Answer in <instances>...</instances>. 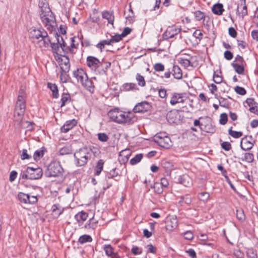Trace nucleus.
I'll return each mask as SVG.
<instances>
[{
  "label": "nucleus",
  "mask_w": 258,
  "mask_h": 258,
  "mask_svg": "<svg viewBox=\"0 0 258 258\" xmlns=\"http://www.w3.org/2000/svg\"><path fill=\"white\" fill-rule=\"evenodd\" d=\"M87 65L92 70H96L98 68L100 64H101L100 60L96 57L88 56L86 59Z\"/></svg>",
  "instance_id": "obj_16"
},
{
  "label": "nucleus",
  "mask_w": 258,
  "mask_h": 258,
  "mask_svg": "<svg viewBox=\"0 0 258 258\" xmlns=\"http://www.w3.org/2000/svg\"><path fill=\"white\" fill-rule=\"evenodd\" d=\"M131 154V150L128 149L123 150L120 152L118 160L120 164H125L128 161Z\"/></svg>",
  "instance_id": "obj_17"
},
{
  "label": "nucleus",
  "mask_w": 258,
  "mask_h": 258,
  "mask_svg": "<svg viewBox=\"0 0 258 258\" xmlns=\"http://www.w3.org/2000/svg\"><path fill=\"white\" fill-rule=\"evenodd\" d=\"M154 141L161 147L169 149L172 146L170 138L167 136H162V134H157L154 137Z\"/></svg>",
  "instance_id": "obj_6"
},
{
  "label": "nucleus",
  "mask_w": 258,
  "mask_h": 258,
  "mask_svg": "<svg viewBox=\"0 0 258 258\" xmlns=\"http://www.w3.org/2000/svg\"><path fill=\"white\" fill-rule=\"evenodd\" d=\"M61 56L64 57L66 59V61L63 62V64L65 66V68L61 67V70L64 73H68L70 70V59L68 55L66 54H60Z\"/></svg>",
  "instance_id": "obj_35"
},
{
  "label": "nucleus",
  "mask_w": 258,
  "mask_h": 258,
  "mask_svg": "<svg viewBox=\"0 0 258 258\" xmlns=\"http://www.w3.org/2000/svg\"><path fill=\"white\" fill-rule=\"evenodd\" d=\"M177 182L186 187L190 186L192 184L191 179L187 174H183L179 176L178 178Z\"/></svg>",
  "instance_id": "obj_19"
},
{
  "label": "nucleus",
  "mask_w": 258,
  "mask_h": 258,
  "mask_svg": "<svg viewBox=\"0 0 258 258\" xmlns=\"http://www.w3.org/2000/svg\"><path fill=\"white\" fill-rule=\"evenodd\" d=\"M31 36L33 38H36V39H39L42 38L43 35H47V32L42 28L39 29H34L30 32Z\"/></svg>",
  "instance_id": "obj_20"
},
{
  "label": "nucleus",
  "mask_w": 258,
  "mask_h": 258,
  "mask_svg": "<svg viewBox=\"0 0 258 258\" xmlns=\"http://www.w3.org/2000/svg\"><path fill=\"white\" fill-rule=\"evenodd\" d=\"M199 119L204 120L202 124L201 131L212 134L216 132V126L210 117H200Z\"/></svg>",
  "instance_id": "obj_5"
},
{
  "label": "nucleus",
  "mask_w": 258,
  "mask_h": 258,
  "mask_svg": "<svg viewBox=\"0 0 258 258\" xmlns=\"http://www.w3.org/2000/svg\"><path fill=\"white\" fill-rule=\"evenodd\" d=\"M136 80L138 82V85L142 87L146 85V82L144 78L140 74L138 73L136 76Z\"/></svg>",
  "instance_id": "obj_47"
},
{
  "label": "nucleus",
  "mask_w": 258,
  "mask_h": 258,
  "mask_svg": "<svg viewBox=\"0 0 258 258\" xmlns=\"http://www.w3.org/2000/svg\"><path fill=\"white\" fill-rule=\"evenodd\" d=\"M224 56L226 59L230 60L233 58V54L230 51L226 50L224 53Z\"/></svg>",
  "instance_id": "obj_62"
},
{
  "label": "nucleus",
  "mask_w": 258,
  "mask_h": 258,
  "mask_svg": "<svg viewBox=\"0 0 258 258\" xmlns=\"http://www.w3.org/2000/svg\"><path fill=\"white\" fill-rule=\"evenodd\" d=\"M224 11L223 4L221 3H217L214 4L212 8V13L216 15L221 16Z\"/></svg>",
  "instance_id": "obj_22"
},
{
  "label": "nucleus",
  "mask_w": 258,
  "mask_h": 258,
  "mask_svg": "<svg viewBox=\"0 0 258 258\" xmlns=\"http://www.w3.org/2000/svg\"><path fill=\"white\" fill-rule=\"evenodd\" d=\"M98 138L101 142H106L108 140V136L105 133H99Z\"/></svg>",
  "instance_id": "obj_61"
},
{
  "label": "nucleus",
  "mask_w": 258,
  "mask_h": 258,
  "mask_svg": "<svg viewBox=\"0 0 258 258\" xmlns=\"http://www.w3.org/2000/svg\"><path fill=\"white\" fill-rule=\"evenodd\" d=\"M174 116V113H173L172 111H170L167 113L166 118L170 123H177V122H174L176 119V117Z\"/></svg>",
  "instance_id": "obj_49"
},
{
  "label": "nucleus",
  "mask_w": 258,
  "mask_h": 258,
  "mask_svg": "<svg viewBox=\"0 0 258 258\" xmlns=\"http://www.w3.org/2000/svg\"><path fill=\"white\" fill-rule=\"evenodd\" d=\"M121 176L120 173H119L117 171H116V168H114L111 169L109 172H107L105 175V179L107 184V188H109L112 184L111 183H109L108 179H113L115 177H118L119 178L115 179V180L118 181L120 179V177Z\"/></svg>",
  "instance_id": "obj_14"
},
{
  "label": "nucleus",
  "mask_w": 258,
  "mask_h": 258,
  "mask_svg": "<svg viewBox=\"0 0 258 258\" xmlns=\"http://www.w3.org/2000/svg\"><path fill=\"white\" fill-rule=\"evenodd\" d=\"M237 13L238 15H240L242 18H243L244 16L247 15V6L242 7V10L240 12H239V7L238 6L237 8Z\"/></svg>",
  "instance_id": "obj_55"
},
{
  "label": "nucleus",
  "mask_w": 258,
  "mask_h": 258,
  "mask_svg": "<svg viewBox=\"0 0 258 258\" xmlns=\"http://www.w3.org/2000/svg\"><path fill=\"white\" fill-rule=\"evenodd\" d=\"M131 251L134 254L137 255L141 254L142 252V248L138 246H134L131 249Z\"/></svg>",
  "instance_id": "obj_63"
},
{
  "label": "nucleus",
  "mask_w": 258,
  "mask_h": 258,
  "mask_svg": "<svg viewBox=\"0 0 258 258\" xmlns=\"http://www.w3.org/2000/svg\"><path fill=\"white\" fill-rule=\"evenodd\" d=\"M223 78L222 76L216 74V72H214L213 81L216 84H220L222 82Z\"/></svg>",
  "instance_id": "obj_53"
},
{
  "label": "nucleus",
  "mask_w": 258,
  "mask_h": 258,
  "mask_svg": "<svg viewBox=\"0 0 258 258\" xmlns=\"http://www.w3.org/2000/svg\"><path fill=\"white\" fill-rule=\"evenodd\" d=\"M102 17L103 19H106L108 23L113 24L114 16L113 12H110L108 11H103L102 12Z\"/></svg>",
  "instance_id": "obj_24"
},
{
  "label": "nucleus",
  "mask_w": 258,
  "mask_h": 258,
  "mask_svg": "<svg viewBox=\"0 0 258 258\" xmlns=\"http://www.w3.org/2000/svg\"><path fill=\"white\" fill-rule=\"evenodd\" d=\"M234 90L237 94L240 95H244L246 94V90L242 87L237 86L234 88Z\"/></svg>",
  "instance_id": "obj_51"
},
{
  "label": "nucleus",
  "mask_w": 258,
  "mask_h": 258,
  "mask_svg": "<svg viewBox=\"0 0 258 258\" xmlns=\"http://www.w3.org/2000/svg\"><path fill=\"white\" fill-rule=\"evenodd\" d=\"M69 78L70 77L69 75L67 74V73H64L62 71L60 76V80L63 83H67L69 81Z\"/></svg>",
  "instance_id": "obj_59"
},
{
  "label": "nucleus",
  "mask_w": 258,
  "mask_h": 258,
  "mask_svg": "<svg viewBox=\"0 0 258 258\" xmlns=\"http://www.w3.org/2000/svg\"><path fill=\"white\" fill-rule=\"evenodd\" d=\"M143 157V154H139L136 155L134 158L130 160V163L132 165H134L139 163Z\"/></svg>",
  "instance_id": "obj_42"
},
{
  "label": "nucleus",
  "mask_w": 258,
  "mask_h": 258,
  "mask_svg": "<svg viewBox=\"0 0 258 258\" xmlns=\"http://www.w3.org/2000/svg\"><path fill=\"white\" fill-rule=\"evenodd\" d=\"M122 89L124 91H138L139 88L134 83H126L123 84Z\"/></svg>",
  "instance_id": "obj_28"
},
{
  "label": "nucleus",
  "mask_w": 258,
  "mask_h": 258,
  "mask_svg": "<svg viewBox=\"0 0 258 258\" xmlns=\"http://www.w3.org/2000/svg\"><path fill=\"white\" fill-rule=\"evenodd\" d=\"M51 210L57 217L59 216L64 211V208H62L59 204H54L52 206Z\"/></svg>",
  "instance_id": "obj_25"
},
{
  "label": "nucleus",
  "mask_w": 258,
  "mask_h": 258,
  "mask_svg": "<svg viewBox=\"0 0 258 258\" xmlns=\"http://www.w3.org/2000/svg\"><path fill=\"white\" fill-rule=\"evenodd\" d=\"M194 58V56H191L190 58H181L180 60V63L185 68L188 67H192V63L191 60Z\"/></svg>",
  "instance_id": "obj_38"
},
{
  "label": "nucleus",
  "mask_w": 258,
  "mask_h": 258,
  "mask_svg": "<svg viewBox=\"0 0 258 258\" xmlns=\"http://www.w3.org/2000/svg\"><path fill=\"white\" fill-rule=\"evenodd\" d=\"M61 40L62 41V43L60 44V47L61 48L62 51L64 53V54L68 53L69 51H70V46H69L67 45L62 37H61Z\"/></svg>",
  "instance_id": "obj_45"
},
{
  "label": "nucleus",
  "mask_w": 258,
  "mask_h": 258,
  "mask_svg": "<svg viewBox=\"0 0 258 258\" xmlns=\"http://www.w3.org/2000/svg\"><path fill=\"white\" fill-rule=\"evenodd\" d=\"M73 75L78 81H80L82 86L87 90L90 92L94 91L93 83L91 80L89 79L87 74L83 69H78L76 71H74Z\"/></svg>",
  "instance_id": "obj_4"
},
{
  "label": "nucleus",
  "mask_w": 258,
  "mask_h": 258,
  "mask_svg": "<svg viewBox=\"0 0 258 258\" xmlns=\"http://www.w3.org/2000/svg\"><path fill=\"white\" fill-rule=\"evenodd\" d=\"M92 238L90 235L84 234L80 236L78 242L81 244H83L87 242H91L92 241Z\"/></svg>",
  "instance_id": "obj_32"
},
{
  "label": "nucleus",
  "mask_w": 258,
  "mask_h": 258,
  "mask_svg": "<svg viewBox=\"0 0 258 258\" xmlns=\"http://www.w3.org/2000/svg\"><path fill=\"white\" fill-rule=\"evenodd\" d=\"M46 35H43L42 38L37 41V43L39 44L40 47H47L51 43V40L47 33Z\"/></svg>",
  "instance_id": "obj_21"
},
{
  "label": "nucleus",
  "mask_w": 258,
  "mask_h": 258,
  "mask_svg": "<svg viewBox=\"0 0 258 258\" xmlns=\"http://www.w3.org/2000/svg\"><path fill=\"white\" fill-rule=\"evenodd\" d=\"M151 188L154 189V192L157 194H161L163 191V187L159 182H155L153 185L151 184Z\"/></svg>",
  "instance_id": "obj_34"
},
{
  "label": "nucleus",
  "mask_w": 258,
  "mask_h": 258,
  "mask_svg": "<svg viewBox=\"0 0 258 258\" xmlns=\"http://www.w3.org/2000/svg\"><path fill=\"white\" fill-rule=\"evenodd\" d=\"M236 215L237 219L240 222H243L245 220V216L244 211L242 208L237 209L236 210Z\"/></svg>",
  "instance_id": "obj_39"
},
{
  "label": "nucleus",
  "mask_w": 258,
  "mask_h": 258,
  "mask_svg": "<svg viewBox=\"0 0 258 258\" xmlns=\"http://www.w3.org/2000/svg\"><path fill=\"white\" fill-rule=\"evenodd\" d=\"M186 93H172L170 103L172 105H175L179 103H184L187 99Z\"/></svg>",
  "instance_id": "obj_10"
},
{
  "label": "nucleus",
  "mask_w": 258,
  "mask_h": 258,
  "mask_svg": "<svg viewBox=\"0 0 258 258\" xmlns=\"http://www.w3.org/2000/svg\"><path fill=\"white\" fill-rule=\"evenodd\" d=\"M64 170L60 162L53 161L48 165L44 172V175L47 177H61L63 176Z\"/></svg>",
  "instance_id": "obj_2"
},
{
  "label": "nucleus",
  "mask_w": 258,
  "mask_h": 258,
  "mask_svg": "<svg viewBox=\"0 0 258 258\" xmlns=\"http://www.w3.org/2000/svg\"><path fill=\"white\" fill-rule=\"evenodd\" d=\"M18 198L21 202L28 204L29 195L20 192L18 194Z\"/></svg>",
  "instance_id": "obj_41"
},
{
  "label": "nucleus",
  "mask_w": 258,
  "mask_h": 258,
  "mask_svg": "<svg viewBox=\"0 0 258 258\" xmlns=\"http://www.w3.org/2000/svg\"><path fill=\"white\" fill-rule=\"evenodd\" d=\"M50 45L52 48V52L53 53L56 54L58 55H60V54L58 53V51L59 50V48L60 47L59 45L56 43H51Z\"/></svg>",
  "instance_id": "obj_54"
},
{
  "label": "nucleus",
  "mask_w": 258,
  "mask_h": 258,
  "mask_svg": "<svg viewBox=\"0 0 258 258\" xmlns=\"http://www.w3.org/2000/svg\"><path fill=\"white\" fill-rule=\"evenodd\" d=\"M122 38H123V37L122 36H121V34H117L113 36H111V41H112V43L118 42H119L120 41H121L122 40Z\"/></svg>",
  "instance_id": "obj_60"
},
{
  "label": "nucleus",
  "mask_w": 258,
  "mask_h": 258,
  "mask_svg": "<svg viewBox=\"0 0 258 258\" xmlns=\"http://www.w3.org/2000/svg\"><path fill=\"white\" fill-rule=\"evenodd\" d=\"M248 258H257V250L253 248H248L246 250Z\"/></svg>",
  "instance_id": "obj_43"
},
{
  "label": "nucleus",
  "mask_w": 258,
  "mask_h": 258,
  "mask_svg": "<svg viewBox=\"0 0 258 258\" xmlns=\"http://www.w3.org/2000/svg\"><path fill=\"white\" fill-rule=\"evenodd\" d=\"M26 172L29 174L30 179L35 180L41 178L43 175V170L40 167L33 168L28 167L26 169Z\"/></svg>",
  "instance_id": "obj_11"
},
{
  "label": "nucleus",
  "mask_w": 258,
  "mask_h": 258,
  "mask_svg": "<svg viewBox=\"0 0 258 258\" xmlns=\"http://www.w3.org/2000/svg\"><path fill=\"white\" fill-rule=\"evenodd\" d=\"M172 75L176 79H180L182 77L181 69L177 65H173L172 68Z\"/></svg>",
  "instance_id": "obj_30"
},
{
  "label": "nucleus",
  "mask_w": 258,
  "mask_h": 258,
  "mask_svg": "<svg viewBox=\"0 0 258 258\" xmlns=\"http://www.w3.org/2000/svg\"><path fill=\"white\" fill-rule=\"evenodd\" d=\"M239 159H241L242 161H246L248 163H252L254 161V155L251 153H245L244 154V158H240Z\"/></svg>",
  "instance_id": "obj_40"
},
{
  "label": "nucleus",
  "mask_w": 258,
  "mask_h": 258,
  "mask_svg": "<svg viewBox=\"0 0 258 258\" xmlns=\"http://www.w3.org/2000/svg\"><path fill=\"white\" fill-rule=\"evenodd\" d=\"M88 217V213L84 211H81L75 216V218L79 223V225H80V223H82L84 221H86Z\"/></svg>",
  "instance_id": "obj_23"
},
{
  "label": "nucleus",
  "mask_w": 258,
  "mask_h": 258,
  "mask_svg": "<svg viewBox=\"0 0 258 258\" xmlns=\"http://www.w3.org/2000/svg\"><path fill=\"white\" fill-rule=\"evenodd\" d=\"M105 254L108 256L111 255L113 253V248L110 244H105L103 246Z\"/></svg>",
  "instance_id": "obj_46"
},
{
  "label": "nucleus",
  "mask_w": 258,
  "mask_h": 258,
  "mask_svg": "<svg viewBox=\"0 0 258 258\" xmlns=\"http://www.w3.org/2000/svg\"><path fill=\"white\" fill-rule=\"evenodd\" d=\"M194 15L197 21H201L205 19V13L201 11H196L194 13Z\"/></svg>",
  "instance_id": "obj_50"
},
{
  "label": "nucleus",
  "mask_w": 258,
  "mask_h": 258,
  "mask_svg": "<svg viewBox=\"0 0 258 258\" xmlns=\"http://www.w3.org/2000/svg\"><path fill=\"white\" fill-rule=\"evenodd\" d=\"M26 108V94L24 89H21L19 92V95L16 102L15 108L24 109Z\"/></svg>",
  "instance_id": "obj_12"
},
{
  "label": "nucleus",
  "mask_w": 258,
  "mask_h": 258,
  "mask_svg": "<svg viewBox=\"0 0 258 258\" xmlns=\"http://www.w3.org/2000/svg\"><path fill=\"white\" fill-rule=\"evenodd\" d=\"M244 64H238L234 63V61L231 63V66L234 68L236 73L240 75H243L244 72Z\"/></svg>",
  "instance_id": "obj_31"
},
{
  "label": "nucleus",
  "mask_w": 258,
  "mask_h": 258,
  "mask_svg": "<svg viewBox=\"0 0 258 258\" xmlns=\"http://www.w3.org/2000/svg\"><path fill=\"white\" fill-rule=\"evenodd\" d=\"M181 28H175L173 27H168L166 31L163 34L162 37L163 39L167 40L171 38L180 32Z\"/></svg>",
  "instance_id": "obj_15"
},
{
  "label": "nucleus",
  "mask_w": 258,
  "mask_h": 258,
  "mask_svg": "<svg viewBox=\"0 0 258 258\" xmlns=\"http://www.w3.org/2000/svg\"><path fill=\"white\" fill-rule=\"evenodd\" d=\"M98 222L97 220H94V217H92L85 224L84 227L86 229H94L96 228Z\"/></svg>",
  "instance_id": "obj_33"
},
{
  "label": "nucleus",
  "mask_w": 258,
  "mask_h": 258,
  "mask_svg": "<svg viewBox=\"0 0 258 258\" xmlns=\"http://www.w3.org/2000/svg\"><path fill=\"white\" fill-rule=\"evenodd\" d=\"M77 124V121L75 119L67 120L63 125L61 127L60 131L62 133H66L76 126Z\"/></svg>",
  "instance_id": "obj_18"
},
{
  "label": "nucleus",
  "mask_w": 258,
  "mask_h": 258,
  "mask_svg": "<svg viewBox=\"0 0 258 258\" xmlns=\"http://www.w3.org/2000/svg\"><path fill=\"white\" fill-rule=\"evenodd\" d=\"M38 7L40 10L39 16L45 26H51V23L55 21V16L49 8L46 0H39Z\"/></svg>",
  "instance_id": "obj_1"
},
{
  "label": "nucleus",
  "mask_w": 258,
  "mask_h": 258,
  "mask_svg": "<svg viewBox=\"0 0 258 258\" xmlns=\"http://www.w3.org/2000/svg\"><path fill=\"white\" fill-rule=\"evenodd\" d=\"M184 237L185 239L191 240L194 238V235L190 231H187L184 233Z\"/></svg>",
  "instance_id": "obj_64"
},
{
  "label": "nucleus",
  "mask_w": 258,
  "mask_h": 258,
  "mask_svg": "<svg viewBox=\"0 0 258 258\" xmlns=\"http://www.w3.org/2000/svg\"><path fill=\"white\" fill-rule=\"evenodd\" d=\"M164 68V66L161 63H156L154 65V69L157 72H162Z\"/></svg>",
  "instance_id": "obj_58"
},
{
  "label": "nucleus",
  "mask_w": 258,
  "mask_h": 258,
  "mask_svg": "<svg viewBox=\"0 0 258 258\" xmlns=\"http://www.w3.org/2000/svg\"><path fill=\"white\" fill-rule=\"evenodd\" d=\"M220 117L219 123L222 125H225L226 124L228 121L227 114L226 113H222L221 114Z\"/></svg>",
  "instance_id": "obj_52"
},
{
  "label": "nucleus",
  "mask_w": 258,
  "mask_h": 258,
  "mask_svg": "<svg viewBox=\"0 0 258 258\" xmlns=\"http://www.w3.org/2000/svg\"><path fill=\"white\" fill-rule=\"evenodd\" d=\"M31 158V156L27 153V150L26 149H23L21 155V159L24 160L26 159H30Z\"/></svg>",
  "instance_id": "obj_57"
},
{
  "label": "nucleus",
  "mask_w": 258,
  "mask_h": 258,
  "mask_svg": "<svg viewBox=\"0 0 258 258\" xmlns=\"http://www.w3.org/2000/svg\"><path fill=\"white\" fill-rule=\"evenodd\" d=\"M128 14L126 16V12L124 11V15L125 16V19L126 20L128 21L130 23H132L134 20L135 18L134 13L132 9L131 5L130 4V9H128Z\"/></svg>",
  "instance_id": "obj_37"
},
{
  "label": "nucleus",
  "mask_w": 258,
  "mask_h": 258,
  "mask_svg": "<svg viewBox=\"0 0 258 258\" xmlns=\"http://www.w3.org/2000/svg\"><path fill=\"white\" fill-rule=\"evenodd\" d=\"M254 143L252 136H245L241 139L240 146L242 150L248 151L252 148Z\"/></svg>",
  "instance_id": "obj_8"
},
{
  "label": "nucleus",
  "mask_w": 258,
  "mask_h": 258,
  "mask_svg": "<svg viewBox=\"0 0 258 258\" xmlns=\"http://www.w3.org/2000/svg\"><path fill=\"white\" fill-rule=\"evenodd\" d=\"M71 98L70 94L69 93H65L63 92L61 94V105L60 107H62L63 106H64L66 105V103L68 101H71Z\"/></svg>",
  "instance_id": "obj_36"
},
{
  "label": "nucleus",
  "mask_w": 258,
  "mask_h": 258,
  "mask_svg": "<svg viewBox=\"0 0 258 258\" xmlns=\"http://www.w3.org/2000/svg\"><path fill=\"white\" fill-rule=\"evenodd\" d=\"M151 108V103L147 101H144L138 103L134 107L133 111L134 113H144L150 110Z\"/></svg>",
  "instance_id": "obj_9"
},
{
  "label": "nucleus",
  "mask_w": 258,
  "mask_h": 258,
  "mask_svg": "<svg viewBox=\"0 0 258 258\" xmlns=\"http://www.w3.org/2000/svg\"><path fill=\"white\" fill-rule=\"evenodd\" d=\"M47 87L52 91V97L54 98H57L59 96V94L57 85L55 84L48 82L47 83Z\"/></svg>",
  "instance_id": "obj_29"
},
{
  "label": "nucleus",
  "mask_w": 258,
  "mask_h": 258,
  "mask_svg": "<svg viewBox=\"0 0 258 258\" xmlns=\"http://www.w3.org/2000/svg\"><path fill=\"white\" fill-rule=\"evenodd\" d=\"M123 114L118 108L111 109L107 113L112 121L119 124H120V120L121 119V116H123Z\"/></svg>",
  "instance_id": "obj_13"
},
{
  "label": "nucleus",
  "mask_w": 258,
  "mask_h": 258,
  "mask_svg": "<svg viewBox=\"0 0 258 258\" xmlns=\"http://www.w3.org/2000/svg\"><path fill=\"white\" fill-rule=\"evenodd\" d=\"M104 164V161L103 159H99L98 161L94 168L95 175L98 176L100 174L101 171L103 170Z\"/></svg>",
  "instance_id": "obj_27"
},
{
  "label": "nucleus",
  "mask_w": 258,
  "mask_h": 258,
  "mask_svg": "<svg viewBox=\"0 0 258 258\" xmlns=\"http://www.w3.org/2000/svg\"><path fill=\"white\" fill-rule=\"evenodd\" d=\"M91 149H88V148L84 147L75 152L74 156L77 166L81 167L87 164L91 157Z\"/></svg>",
  "instance_id": "obj_3"
},
{
  "label": "nucleus",
  "mask_w": 258,
  "mask_h": 258,
  "mask_svg": "<svg viewBox=\"0 0 258 258\" xmlns=\"http://www.w3.org/2000/svg\"><path fill=\"white\" fill-rule=\"evenodd\" d=\"M199 199L204 202H206L210 198V194L207 192H202L199 194Z\"/></svg>",
  "instance_id": "obj_48"
},
{
  "label": "nucleus",
  "mask_w": 258,
  "mask_h": 258,
  "mask_svg": "<svg viewBox=\"0 0 258 258\" xmlns=\"http://www.w3.org/2000/svg\"><path fill=\"white\" fill-rule=\"evenodd\" d=\"M232 127H231L228 130V134L234 138H239L243 135L241 132L234 131L232 130Z\"/></svg>",
  "instance_id": "obj_44"
},
{
  "label": "nucleus",
  "mask_w": 258,
  "mask_h": 258,
  "mask_svg": "<svg viewBox=\"0 0 258 258\" xmlns=\"http://www.w3.org/2000/svg\"><path fill=\"white\" fill-rule=\"evenodd\" d=\"M221 148L226 151L230 150L232 148L231 144L228 142H223L221 144Z\"/></svg>",
  "instance_id": "obj_56"
},
{
  "label": "nucleus",
  "mask_w": 258,
  "mask_h": 258,
  "mask_svg": "<svg viewBox=\"0 0 258 258\" xmlns=\"http://www.w3.org/2000/svg\"><path fill=\"white\" fill-rule=\"evenodd\" d=\"M46 152L47 150L44 147H42L40 149L36 150L33 154L34 160L37 161L43 157L44 153Z\"/></svg>",
  "instance_id": "obj_26"
},
{
  "label": "nucleus",
  "mask_w": 258,
  "mask_h": 258,
  "mask_svg": "<svg viewBox=\"0 0 258 258\" xmlns=\"http://www.w3.org/2000/svg\"><path fill=\"white\" fill-rule=\"evenodd\" d=\"M123 116H121L120 120V124H126L131 125L137 122L138 117L131 111H128L127 113L124 112Z\"/></svg>",
  "instance_id": "obj_7"
}]
</instances>
